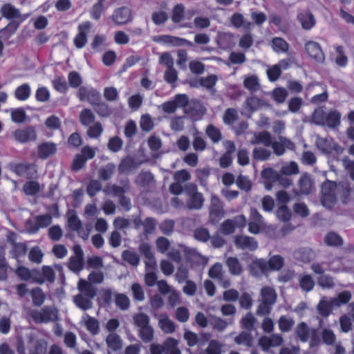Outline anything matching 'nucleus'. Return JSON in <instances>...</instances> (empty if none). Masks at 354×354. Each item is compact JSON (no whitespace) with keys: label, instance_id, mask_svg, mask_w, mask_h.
Returning <instances> with one entry per match:
<instances>
[{"label":"nucleus","instance_id":"nucleus-1","mask_svg":"<svg viewBox=\"0 0 354 354\" xmlns=\"http://www.w3.org/2000/svg\"><path fill=\"white\" fill-rule=\"evenodd\" d=\"M312 118L313 122L319 126H327L330 129L338 127L341 121V114L337 110H331L329 112L325 111L319 108L314 111Z\"/></svg>","mask_w":354,"mask_h":354},{"label":"nucleus","instance_id":"nucleus-2","mask_svg":"<svg viewBox=\"0 0 354 354\" xmlns=\"http://www.w3.org/2000/svg\"><path fill=\"white\" fill-rule=\"evenodd\" d=\"M260 304L257 310L259 315H267L270 313L272 306L276 303L277 295L275 290L270 286H263L260 292Z\"/></svg>","mask_w":354,"mask_h":354},{"label":"nucleus","instance_id":"nucleus-3","mask_svg":"<svg viewBox=\"0 0 354 354\" xmlns=\"http://www.w3.org/2000/svg\"><path fill=\"white\" fill-rule=\"evenodd\" d=\"M283 265L284 259L279 254L272 256L268 261L259 259L253 261V268H258L263 274L269 271H279Z\"/></svg>","mask_w":354,"mask_h":354},{"label":"nucleus","instance_id":"nucleus-4","mask_svg":"<svg viewBox=\"0 0 354 354\" xmlns=\"http://www.w3.org/2000/svg\"><path fill=\"white\" fill-rule=\"evenodd\" d=\"M30 317L36 324L49 323L58 319L57 310L52 306H44L41 310H32Z\"/></svg>","mask_w":354,"mask_h":354},{"label":"nucleus","instance_id":"nucleus-5","mask_svg":"<svg viewBox=\"0 0 354 354\" xmlns=\"http://www.w3.org/2000/svg\"><path fill=\"white\" fill-rule=\"evenodd\" d=\"M336 183L326 180L322 185V202L324 206L334 205L336 201Z\"/></svg>","mask_w":354,"mask_h":354},{"label":"nucleus","instance_id":"nucleus-6","mask_svg":"<svg viewBox=\"0 0 354 354\" xmlns=\"http://www.w3.org/2000/svg\"><path fill=\"white\" fill-rule=\"evenodd\" d=\"M77 96L80 101H87L92 106L101 100L100 93L96 88L84 86L79 88Z\"/></svg>","mask_w":354,"mask_h":354},{"label":"nucleus","instance_id":"nucleus-7","mask_svg":"<svg viewBox=\"0 0 354 354\" xmlns=\"http://www.w3.org/2000/svg\"><path fill=\"white\" fill-rule=\"evenodd\" d=\"M224 210L221 201L216 196L211 198L209 205V220L212 223H218L224 216Z\"/></svg>","mask_w":354,"mask_h":354},{"label":"nucleus","instance_id":"nucleus-8","mask_svg":"<svg viewBox=\"0 0 354 354\" xmlns=\"http://www.w3.org/2000/svg\"><path fill=\"white\" fill-rule=\"evenodd\" d=\"M91 23L88 21H83L77 27L78 32L74 37L73 43L77 48H82L87 43V35L91 29Z\"/></svg>","mask_w":354,"mask_h":354},{"label":"nucleus","instance_id":"nucleus-9","mask_svg":"<svg viewBox=\"0 0 354 354\" xmlns=\"http://www.w3.org/2000/svg\"><path fill=\"white\" fill-rule=\"evenodd\" d=\"M111 19L118 26L127 24L133 19L131 10L127 6L116 8L111 15Z\"/></svg>","mask_w":354,"mask_h":354},{"label":"nucleus","instance_id":"nucleus-10","mask_svg":"<svg viewBox=\"0 0 354 354\" xmlns=\"http://www.w3.org/2000/svg\"><path fill=\"white\" fill-rule=\"evenodd\" d=\"M15 173L19 176H25L27 179L31 180L37 176V170L35 164L19 163L15 166Z\"/></svg>","mask_w":354,"mask_h":354},{"label":"nucleus","instance_id":"nucleus-11","mask_svg":"<svg viewBox=\"0 0 354 354\" xmlns=\"http://www.w3.org/2000/svg\"><path fill=\"white\" fill-rule=\"evenodd\" d=\"M305 50L309 57L319 63H323L325 60L324 53L317 42L308 41L305 44Z\"/></svg>","mask_w":354,"mask_h":354},{"label":"nucleus","instance_id":"nucleus-12","mask_svg":"<svg viewBox=\"0 0 354 354\" xmlns=\"http://www.w3.org/2000/svg\"><path fill=\"white\" fill-rule=\"evenodd\" d=\"M234 244L237 248L250 251H254L258 248V243L254 238L244 235L236 236Z\"/></svg>","mask_w":354,"mask_h":354},{"label":"nucleus","instance_id":"nucleus-13","mask_svg":"<svg viewBox=\"0 0 354 354\" xmlns=\"http://www.w3.org/2000/svg\"><path fill=\"white\" fill-rule=\"evenodd\" d=\"M283 342V339L281 335L272 334L271 336H263L259 340V345L263 351H268L272 347L281 346Z\"/></svg>","mask_w":354,"mask_h":354},{"label":"nucleus","instance_id":"nucleus-14","mask_svg":"<svg viewBox=\"0 0 354 354\" xmlns=\"http://www.w3.org/2000/svg\"><path fill=\"white\" fill-rule=\"evenodd\" d=\"M8 241L12 245L11 254L13 258L19 259L26 255L28 250L26 243L16 242L14 232L8 237Z\"/></svg>","mask_w":354,"mask_h":354},{"label":"nucleus","instance_id":"nucleus-15","mask_svg":"<svg viewBox=\"0 0 354 354\" xmlns=\"http://www.w3.org/2000/svg\"><path fill=\"white\" fill-rule=\"evenodd\" d=\"M15 139L20 143H25L30 140H35L37 134L32 127H28L24 129H17L14 131Z\"/></svg>","mask_w":354,"mask_h":354},{"label":"nucleus","instance_id":"nucleus-16","mask_svg":"<svg viewBox=\"0 0 354 354\" xmlns=\"http://www.w3.org/2000/svg\"><path fill=\"white\" fill-rule=\"evenodd\" d=\"M57 151V145L53 142H44L37 147L38 156L41 159H46L54 155Z\"/></svg>","mask_w":354,"mask_h":354},{"label":"nucleus","instance_id":"nucleus-17","mask_svg":"<svg viewBox=\"0 0 354 354\" xmlns=\"http://www.w3.org/2000/svg\"><path fill=\"white\" fill-rule=\"evenodd\" d=\"M160 39L164 43L171 44L173 46H187L189 48L194 46V44L192 41H189L185 38L176 36L165 35L161 36Z\"/></svg>","mask_w":354,"mask_h":354},{"label":"nucleus","instance_id":"nucleus-18","mask_svg":"<svg viewBox=\"0 0 354 354\" xmlns=\"http://www.w3.org/2000/svg\"><path fill=\"white\" fill-rule=\"evenodd\" d=\"M1 15L3 17L12 20L21 17V13L19 9L16 8L10 3H4L0 9Z\"/></svg>","mask_w":354,"mask_h":354},{"label":"nucleus","instance_id":"nucleus-19","mask_svg":"<svg viewBox=\"0 0 354 354\" xmlns=\"http://www.w3.org/2000/svg\"><path fill=\"white\" fill-rule=\"evenodd\" d=\"M129 189V182L127 181L126 184L123 185V186H118L115 184H108L103 189V192L106 194H112L115 196H118V198L124 195V194L128 192Z\"/></svg>","mask_w":354,"mask_h":354},{"label":"nucleus","instance_id":"nucleus-20","mask_svg":"<svg viewBox=\"0 0 354 354\" xmlns=\"http://www.w3.org/2000/svg\"><path fill=\"white\" fill-rule=\"evenodd\" d=\"M301 26L305 30L311 29L315 24V19L313 15L309 11H303L297 16Z\"/></svg>","mask_w":354,"mask_h":354},{"label":"nucleus","instance_id":"nucleus-21","mask_svg":"<svg viewBox=\"0 0 354 354\" xmlns=\"http://www.w3.org/2000/svg\"><path fill=\"white\" fill-rule=\"evenodd\" d=\"M225 264L232 275L238 276L241 274L243 270L238 258L234 257H227Z\"/></svg>","mask_w":354,"mask_h":354},{"label":"nucleus","instance_id":"nucleus-22","mask_svg":"<svg viewBox=\"0 0 354 354\" xmlns=\"http://www.w3.org/2000/svg\"><path fill=\"white\" fill-rule=\"evenodd\" d=\"M217 80L218 78L215 75H209L206 77H201L198 81L195 80L190 82V85L197 87L198 82L200 86L211 89L216 85Z\"/></svg>","mask_w":354,"mask_h":354},{"label":"nucleus","instance_id":"nucleus-23","mask_svg":"<svg viewBox=\"0 0 354 354\" xmlns=\"http://www.w3.org/2000/svg\"><path fill=\"white\" fill-rule=\"evenodd\" d=\"M84 326L86 330L92 335H96L100 332V323L97 319L93 317L88 314L83 317Z\"/></svg>","mask_w":354,"mask_h":354},{"label":"nucleus","instance_id":"nucleus-24","mask_svg":"<svg viewBox=\"0 0 354 354\" xmlns=\"http://www.w3.org/2000/svg\"><path fill=\"white\" fill-rule=\"evenodd\" d=\"M295 255L297 259L304 263H308L315 258V252L310 248H299L295 252Z\"/></svg>","mask_w":354,"mask_h":354},{"label":"nucleus","instance_id":"nucleus-25","mask_svg":"<svg viewBox=\"0 0 354 354\" xmlns=\"http://www.w3.org/2000/svg\"><path fill=\"white\" fill-rule=\"evenodd\" d=\"M19 26V22L11 21L7 26L0 30V39L4 41L8 39L16 32Z\"/></svg>","mask_w":354,"mask_h":354},{"label":"nucleus","instance_id":"nucleus-26","mask_svg":"<svg viewBox=\"0 0 354 354\" xmlns=\"http://www.w3.org/2000/svg\"><path fill=\"white\" fill-rule=\"evenodd\" d=\"M203 202V194L195 192L190 196L189 199L187 202V206L189 209H199L202 207Z\"/></svg>","mask_w":354,"mask_h":354},{"label":"nucleus","instance_id":"nucleus-27","mask_svg":"<svg viewBox=\"0 0 354 354\" xmlns=\"http://www.w3.org/2000/svg\"><path fill=\"white\" fill-rule=\"evenodd\" d=\"M138 248L140 252L146 259L145 264L147 266H149V264H155V257L151 250V248L149 243H142L140 244Z\"/></svg>","mask_w":354,"mask_h":354},{"label":"nucleus","instance_id":"nucleus-28","mask_svg":"<svg viewBox=\"0 0 354 354\" xmlns=\"http://www.w3.org/2000/svg\"><path fill=\"white\" fill-rule=\"evenodd\" d=\"M243 86L251 93L257 92L260 88L258 77L255 75H245L243 80Z\"/></svg>","mask_w":354,"mask_h":354},{"label":"nucleus","instance_id":"nucleus-29","mask_svg":"<svg viewBox=\"0 0 354 354\" xmlns=\"http://www.w3.org/2000/svg\"><path fill=\"white\" fill-rule=\"evenodd\" d=\"M230 146L227 151L219 159V165L222 168H227L232 163V153L235 151V145L233 142H230Z\"/></svg>","mask_w":354,"mask_h":354},{"label":"nucleus","instance_id":"nucleus-30","mask_svg":"<svg viewBox=\"0 0 354 354\" xmlns=\"http://www.w3.org/2000/svg\"><path fill=\"white\" fill-rule=\"evenodd\" d=\"M107 346L113 351H120L122 346L120 337L116 333H111L106 338Z\"/></svg>","mask_w":354,"mask_h":354},{"label":"nucleus","instance_id":"nucleus-31","mask_svg":"<svg viewBox=\"0 0 354 354\" xmlns=\"http://www.w3.org/2000/svg\"><path fill=\"white\" fill-rule=\"evenodd\" d=\"M311 330L305 322H301L297 324L295 328V333L299 340L302 342H306L309 339Z\"/></svg>","mask_w":354,"mask_h":354},{"label":"nucleus","instance_id":"nucleus-32","mask_svg":"<svg viewBox=\"0 0 354 354\" xmlns=\"http://www.w3.org/2000/svg\"><path fill=\"white\" fill-rule=\"evenodd\" d=\"M32 304L35 306L40 307L43 305L46 299V295L42 289L39 287H36L30 290Z\"/></svg>","mask_w":354,"mask_h":354},{"label":"nucleus","instance_id":"nucleus-33","mask_svg":"<svg viewBox=\"0 0 354 354\" xmlns=\"http://www.w3.org/2000/svg\"><path fill=\"white\" fill-rule=\"evenodd\" d=\"M234 341L238 345H243L250 348L253 344V337L250 333L242 331L234 337Z\"/></svg>","mask_w":354,"mask_h":354},{"label":"nucleus","instance_id":"nucleus-34","mask_svg":"<svg viewBox=\"0 0 354 354\" xmlns=\"http://www.w3.org/2000/svg\"><path fill=\"white\" fill-rule=\"evenodd\" d=\"M138 167L136 160L130 156H127L123 158L118 165V171L120 174H124L129 171Z\"/></svg>","mask_w":354,"mask_h":354},{"label":"nucleus","instance_id":"nucleus-35","mask_svg":"<svg viewBox=\"0 0 354 354\" xmlns=\"http://www.w3.org/2000/svg\"><path fill=\"white\" fill-rule=\"evenodd\" d=\"M31 89L28 84L24 83L19 86L15 91V97L19 101H26L30 95Z\"/></svg>","mask_w":354,"mask_h":354},{"label":"nucleus","instance_id":"nucleus-36","mask_svg":"<svg viewBox=\"0 0 354 354\" xmlns=\"http://www.w3.org/2000/svg\"><path fill=\"white\" fill-rule=\"evenodd\" d=\"M95 115L89 109L85 108L80 113L79 119L80 123L85 127H88L95 123Z\"/></svg>","mask_w":354,"mask_h":354},{"label":"nucleus","instance_id":"nucleus-37","mask_svg":"<svg viewBox=\"0 0 354 354\" xmlns=\"http://www.w3.org/2000/svg\"><path fill=\"white\" fill-rule=\"evenodd\" d=\"M255 141L253 144H261L265 147H270L272 144L271 134L267 131H263L254 135Z\"/></svg>","mask_w":354,"mask_h":354},{"label":"nucleus","instance_id":"nucleus-38","mask_svg":"<svg viewBox=\"0 0 354 354\" xmlns=\"http://www.w3.org/2000/svg\"><path fill=\"white\" fill-rule=\"evenodd\" d=\"M78 288L81 292L90 299H93L96 295V289L95 287L85 280L80 281Z\"/></svg>","mask_w":354,"mask_h":354},{"label":"nucleus","instance_id":"nucleus-39","mask_svg":"<svg viewBox=\"0 0 354 354\" xmlns=\"http://www.w3.org/2000/svg\"><path fill=\"white\" fill-rule=\"evenodd\" d=\"M185 17V6L182 3H178L171 10V19L173 23L179 24Z\"/></svg>","mask_w":354,"mask_h":354},{"label":"nucleus","instance_id":"nucleus-40","mask_svg":"<svg viewBox=\"0 0 354 354\" xmlns=\"http://www.w3.org/2000/svg\"><path fill=\"white\" fill-rule=\"evenodd\" d=\"M299 191L301 194L307 195L309 194L312 189V181L308 174L302 175L298 183Z\"/></svg>","mask_w":354,"mask_h":354},{"label":"nucleus","instance_id":"nucleus-41","mask_svg":"<svg viewBox=\"0 0 354 354\" xmlns=\"http://www.w3.org/2000/svg\"><path fill=\"white\" fill-rule=\"evenodd\" d=\"M122 259L133 266H137L140 263V257L134 251L125 250L122 253Z\"/></svg>","mask_w":354,"mask_h":354},{"label":"nucleus","instance_id":"nucleus-42","mask_svg":"<svg viewBox=\"0 0 354 354\" xmlns=\"http://www.w3.org/2000/svg\"><path fill=\"white\" fill-rule=\"evenodd\" d=\"M95 113L102 118H107L111 114V110L109 106L102 100H99L97 104L93 106Z\"/></svg>","mask_w":354,"mask_h":354},{"label":"nucleus","instance_id":"nucleus-43","mask_svg":"<svg viewBox=\"0 0 354 354\" xmlns=\"http://www.w3.org/2000/svg\"><path fill=\"white\" fill-rule=\"evenodd\" d=\"M205 133L214 143H217L222 139V134L220 129L213 124L207 125L205 129Z\"/></svg>","mask_w":354,"mask_h":354},{"label":"nucleus","instance_id":"nucleus-44","mask_svg":"<svg viewBox=\"0 0 354 354\" xmlns=\"http://www.w3.org/2000/svg\"><path fill=\"white\" fill-rule=\"evenodd\" d=\"M239 119V113L236 109L228 108L225 111L223 116V122L227 125H232Z\"/></svg>","mask_w":354,"mask_h":354},{"label":"nucleus","instance_id":"nucleus-45","mask_svg":"<svg viewBox=\"0 0 354 354\" xmlns=\"http://www.w3.org/2000/svg\"><path fill=\"white\" fill-rule=\"evenodd\" d=\"M74 302L78 308L83 310H88L92 307L91 299L81 294H78L74 297Z\"/></svg>","mask_w":354,"mask_h":354},{"label":"nucleus","instance_id":"nucleus-46","mask_svg":"<svg viewBox=\"0 0 354 354\" xmlns=\"http://www.w3.org/2000/svg\"><path fill=\"white\" fill-rule=\"evenodd\" d=\"M23 191L27 196H35L40 191L39 184L35 180L27 181L23 186Z\"/></svg>","mask_w":354,"mask_h":354},{"label":"nucleus","instance_id":"nucleus-47","mask_svg":"<svg viewBox=\"0 0 354 354\" xmlns=\"http://www.w3.org/2000/svg\"><path fill=\"white\" fill-rule=\"evenodd\" d=\"M262 100L254 96L248 97L245 102V107L250 112L258 110L262 106Z\"/></svg>","mask_w":354,"mask_h":354},{"label":"nucleus","instance_id":"nucleus-48","mask_svg":"<svg viewBox=\"0 0 354 354\" xmlns=\"http://www.w3.org/2000/svg\"><path fill=\"white\" fill-rule=\"evenodd\" d=\"M324 243L329 246H341L343 244V240L337 234L328 232L324 237Z\"/></svg>","mask_w":354,"mask_h":354},{"label":"nucleus","instance_id":"nucleus-49","mask_svg":"<svg viewBox=\"0 0 354 354\" xmlns=\"http://www.w3.org/2000/svg\"><path fill=\"white\" fill-rule=\"evenodd\" d=\"M252 156L256 160H267L271 156V151L263 147H255L252 151Z\"/></svg>","mask_w":354,"mask_h":354},{"label":"nucleus","instance_id":"nucleus-50","mask_svg":"<svg viewBox=\"0 0 354 354\" xmlns=\"http://www.w3.org/2000/svg\"><path fill=\"white\" fill-rule=\"evenodd\" d=\"M168 19V13L163 10L153 12L151 15V20L156 26H160L165 24Z\"/></svg>","mask_w":354,"mask_h":354},{"label":"nucleus","instance_id":"nucleus-51","mask_svg":"<svg viewBox=\"0 0 354 354\" xmlns=\"http://www.w3.org/2000/svg\"><path fill=\"white\" fill-rule=\"evenodd\" d=\"M209 324L213 329L220 332L223 331L228 326L227 321L216 316L211 317Z\"/></svg>","mask_w":354,"mask_h":354},{"label":"nucleus","instance_id":"nucleus-52","mask_svg":"<svg viewBox=\"0 0 354 354\" xmlns=\"http://www.w3.org/2000/svg\"><path fill=\"white\" fill-rule=\"evenodd\" d=\"M272 44L274 50L276 52L286 53L289 48L288 44L281 37H274L272 40Z\"/></svg>","mask_w":354,"mask_h":354},{"label":"nucleus","instance_id":"nucleus-53","mask_svg":"<svg viewBox=\"0 0 354 354\" xmlns=\"http://www.w3.org/2000/svg\"><path fill=\"white\" fill-rule=\"evenodd\" d=\"M139 336L146 343L150 342L153 338V329L149 324L147 326L139 328Z\"/></svg>","mask_w":354,"mask_h":354},{"label":"nucleus","instance_id":"nucleus-54","mask_svg":"<svg viewBox=\"0 0 354 354\" xmlns=\"http://www.w3.org/2000/svg\"><path fill=\"white\" fill-rule=\"evenodd\" d=\"M157 225V221L156 218L153 217H147L143 221V232L145 235L153 234Z\"/></svg>","mask_w":354,"mask_h":354},{"label":"nucleus","instance_id":"nucleus-55","mask_svg":"<svg viewBox=\"0 0 354 354\" xmlns=\"http://www.w3.org/2000/svg\"><path fill=\"white\" fill-rule=\"evenodd\" d=\"M115 303L120 310H127L130 306L129 299L127 295L122 293H117L115 295Z\"/></svg>","mask_w":354,"mask_h":354},{"label":"nucleus","instance_id":"nucleus-56","mask_svg":"<svg viewBox=\"0 0 354 354\" xmlns=\"http://www.w3.org/2000/svg\"><path fill=\"white\" fill-rule=\"evenodd\" d=\"M299 286L304 291L309 292L313 289L315 282L310 275L305 274L300 278Z\"/></svg>","mask_w":354,"mask_h":354},{"label":"nucleus","instance_id":"nucleus-57","mask_svg":"<svg viewBox=\"0 0 354 354\" xmlns=\"http://www.w3.org/2000/svg\"><path fill=\"white\" fill-rule=\"evenodd\" d=\"M159 326L165 333H172L176 330L175 324L167 317L159 320Z\"/></svg>","mask_w":354,"mask_h":354},{"label":"nucleus","instance_id":"nucleus-58","mask_svg":"<svg viewBox=\"0 0 354 354\" xmlns=\"http://www.w3.org/2000/svg\"><path fill=\"white\" fill-rule=\"evenodd\" d=\"M175 223L173 220L165 219L159 225L160 232L167 236L172 234L174 230Z\"/></svg>","mask_w":354,"mask_h":354},{"label":"nucleus","instance_id":"nucleus-59","mask_svg":"<svg viewBox=\"0 0 354 354\" xmlns=\"http://www.w3.org/2000/svg\"><path fill=\"white\" fill-rule=\"evenodd\" d=\"M351 297V293L349 291L345 290L339 293L337 297L332 300L331 303L333 305L339 306L342 304L348 303Z\"/></svg>","mask_w":354,"mask_h":354},{"label":"nucleus","instance_id":"nucleus-60","mask_svg":"<svg viewBox=\"0 0 354 354\" xmlns=\"http://www.w3.org/2000/svg\"><path fill=\"white\" fill-rule=\"evenodd\" d=\"M279 328L282 332L290 331L295 324V321L291 318H287L286 316L282 315L279 317Z\"/></svg>","mask_w":354,"mask_h":354},{"label":"nucleus","instance_id":"nucleus-61","mask_svg":"<svg viewBox=\"0 0 354 354\" xmlns=\"http://www.w3.org/2000/svg\"><path fill=\"white\" fill-rule=\"evenodd\" d=\"M134 324L139 328L149 325L150 319L147 315L139 313L133 316Z\"/></svg>","mask_w":354,"mask_h":354},{"label":"nucleus","instance_id":"nucleus-62","mask_svg":"<svg viewBox=\"0 0 354 354\" xmlns=\"http://www.w3.org/2000/svg\"><path fill=\"white\" fill-rule=\"evenodd\" d=\"M102 189V184L98 180H91L86 187V193L89 196L93 197Z\"/></svg>","mask_w":354,"mask_h":354},{"label":"nucleus","instance_id":"nucleus-63","mask_svg":"<svg viewBox=\"0 0 354 354\" xmlns=\"http://www.w3.org/2000/svg\"><path fill=\"white\" fill-rule=\"evenodd\" d=\"M103 132V128L100 122L93 123L87 130V136L91 138H99Z\"/></svg>","mask_w":354,"mask_h":354},{"label":"nucleus","instance_id":"nucleus-64","mask_svg":"<svg viewBox=\"0 0 354 354\" xmlns=\"http://www.w3.org/2000/svg\"><path fill=\"white\" fill-rule=\"evenodd\" d=\"M153 180V176L150 171L141 172L137 178V183L142 187L149 185Z\"/></svg>","mask_w":354,"mask_h":354}]
</instances>
